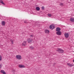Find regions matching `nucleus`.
<instances>
[{
	"mask_svg": "<svg viewBox=\"0 0 74 74\" xmlns=\"http://www.w3.org/2000/svg\"><path fill=\"white\" fill-rule=\"evenodd\" d=\"M42 9L43 10H44V6H42Z\"/></svg>",
	"mask_w": 74,
	"mask_h": 74,
	"instance_id": "obj_23",
	"label": "nucleus"
},
{
	"mask_svg": "<svg viewBox=\"0 0 74 74\" xmlns=\"http://www.w3.org/2000/svg\"><path fill=\"white\" fill-rule=\"evenodd\" d=\"M36 10H37V11H40V8L38 7H37L36 8Z\"/></svg>",
	"mask_w": 74,
	"mask_h": 74,
	"instance_id": "obj_16",
	"label": "nucleus"
},
{
	"mask_svg": "<svg viewBox=\"0 0 74 74\" xmlns=\"http://www.w3.org/2000/svg\"><path fill=\"white\" fill-rule=\"evenodd\" d=\"M47 15L49 17H51L52 16V14H47Z\"/></svg>",
	"mask_w": 74,
	"mask_h": 74,
	"instance_id": "obj_19",
	"label": "nucleus"
},
{
	"mask_svg": "<svg viewBox=\"0 0 74 74\" xmlns=\"http://www.w3.org/2000/svg\"><path fill=\"white\" fill-rule=\"evenodd\" d=\"M56 34L57 35H58V36H60L62 34V32L60 31H58L56 32Z\"/></svg>",
	"mask_w": 74,
	"mask_h": 74,
	"instance_id": "obj_5",
	"label": "nucleus"
},
{
	"mask_svg": "<svg viewBox=\"0 0 74 74\" xmlns=\"http://www.w3.org/2000/svg\"><path fill=\"white\" fill-rule=\"evenodd\" d=\"M70 20L72 22H74V18H71Z\"/></svg>",
	"mask_w": 74,
	"mask_h": 74,
	"instance_id": "obj_13",
	"label": "nucleus"
},
{
	"mask_svg": "<svg viewBox=\"0 0 74 74\" xmlns=\"http://www.w3.org/2000/svg\"><path fill=\"white\" fill-rule=\"evenodd\" d=\"M12 73H13V74H15V71L14 70H12Z\"/></svg>",
	"mask_w": 74,
	"mask_h": 74,
	"instance_id": "obj_20",
	"label": "nucleus"
},
{
	"mask_svg": "<svg viewBox=\"0 0 74 74\" xmlns=\"http://www.w3.org/2000/svg\"><path fill=\"white\" fill-rule=\"evenodd\" d=\"M29 49H30L32 50V49H34V47H29Z\"/></svg>",
	"mask_w": 74,
	"mask_h": 74,
	"instance_id": "obj_17",
	"label": "nucleus"
},
{
	"mask_svg": "<svg viewBox=\"0 0 74 74\" xmlns=\"http://www.w3.org/2000/svg\"><path fill=\"white\" fill-rule=\"evenodd\" d=\"M26 44V41H24L22 43V46H25Z\"/></svg>",
	"mask_w": 74,
	"mask_h": 74,
	"instance_id": "obj_9",
	"label": "nucleus"
},
{
	"mask_svg": "<svg viewBox=\"0 0 74 74\" xmlns=\"http://www.w3.org/2000/svg\"><path fill=\"white\" fill-rule=\"evenodd\" d=\"M0 73L3 74H7V73H6V72H5L4 70H1Z\"/></svg>",
	"mask_w": 74,
	"mask_h": 74,
	"instance_id": "obj_3",
	"label": "nucleus"
},
{
	"mask_svg": "<svg viewBox=\"0 0 74 74\" xmlns=\"http://www.w3.org/2000/svg\"><path fill=\"white\" fill-rule=\"evenodd\" d=\"M60 5H63V3H60Z\"/></svg>",
	"mask_w": 74,
	"mask_h": 74,
	"instance_id": "obj_24",
	"label": "nucleus"
},
{
	"mask_svg": "<svg viewBox=\"0 0 74 74\" xmlns=\"http://www.w3.org/2000/svg\"><path fill=\"white\" fill-rule=\"evenodd\" d=\"M56 30L57 32H59L60 31V28L59 27L57 28L56 29Z\"/></svg>",
	"mask_w": 74,
	"mask_h": 74,
	"instance_id": "obj_15",
	"label": "nucleus"
},
{
	"mask_svg": "<svg viewBox=\"0 0 74 74\" xmlns=\"http://www.w3.org/2000/svg\"><path fill=\"white\" fill-rule=\"evenodd\" d=\"M0 3L2 4H3V5H5V3H4V2H3V0H0Z\"/></svg>",
	"mask_w": 74,
	"mask_h": 74,
	"instance_id": "obj_11",
	"label": "nucleus"
},
{
	"mask_svg": "<svg viewBox=\"0 0 74 74\" xmlns=\"http://www.w3.org/2000/svg\"><path fill=\"white\" fill-rule=\"evenodd\" d=\"M64 35L66 38H68L69 36V34L68 33H65L64 34Z\"/></svg>",
	"mask_w": 74,
	"mask_h": 74,
	"instance_id": "obj_4",
	"label": "nucleus"
},
{
	"mask_svg": "<svg viewBox=\"0 0 74 74\" xmlns=\"http://www.w3.org/2000/svg\"><path fill=\"white\" fill-rule=\"evenodd\" d=\"M16 59H18V60H21V59H22L21 56L19 55H17L16 56Z\"/></svg>",
	"mask_w": 74,
	"mask_h": 74,
	"instance_id": "obj_1",
	"label": "nucleus"
},
{
	"mask_svg": "<svg viewBox=\"0 0 74 74\" xmlns=\"http://www.w3.org/2000/svg\"><path fill=\"white\" fill-rule=\"evenodd\" d=\"M58 50H57V51L58 52H60V53H63L64 52V51L62 49H60L58 48Z\"/></svg>",
	"mask_w": 74,
	"mask_h": 74,
	"instance_id": "obj_2",
	"label": "nucleus"
},
{
	"mask_svg": "<svg viewBox=\"0 0 74 74\" xmlns=\"http://www.w3.org/2000/svg\"><path fill=\"white\" fill-rule=\"evenodd\" d=\"M1 25L2 26H5V22L4 21H2L1 22Z\"/></svg>",
	"mask_w": 74,
	"mask_h": 74,
	"instance_id": "obj_10",
	"label": "nucleus"
},
{
	"mask_svg": "<svg viewBox=\"0 0 74 74\" xmlns=\"http://www.w3.org/2000/svg\"><path fill=\"white\" fill-rule=\"evenodd\" d=\"M24 23H27V22H26V21H25Z\"/></svg>",
	"mask_w": 74,
	"mask_h": 74,
	"instance_id": "obj_25",
	"label": "nucleus"
},
{
	"mask_svg": "<svg viewBox=\"0 0 74 74\" xmlns=\"http://www.w3.org/2000/svg\"><path fill=\"white\" fill-rule=\"evenodd\" d=\"M45 33H47L48 34V33H49V31L47 29L45 30Z\"/></svg>",
	"mask_w": 74,
	"mask_h": 74,
	"instance_id": "obj_14",
	"label": "nucleus"
},
{
	"mask_svg": "<svg viewBox=\"0 0 74 74\" xmlns=\"http://www.w3.org/2000/svg\"><path fill=\"white\" fill-rule=\"evenodd\" d=\"M73 62L74 63V59L73 60Z\"/></svg>",
	"mask_w": 74,
	"mask_h": 74,
	"instance_id": "obj_26",
	"label": "nucleus"
},
{
	"mask_svg": "<svg viewBox=\"0 0 74 74\" xmlns=\"http://www.w3.org/2000/svg\"><path fill=\"white\" fill-rule=\"evenodd\" d=\"M3 66V65L1 64H0V69H1V67Z\"/></svg>",
	"mask_w": 74,
	"mask_h": 74,
	"instance_id": "obj_21",
	"label": "nucleus"
},
{
	"mask_svg": "<svg viewBox=\"0 0 74 74\" xmlns=\"http://www.w3.org/2000/svg\"><path fill=\"white\" fill-rule=\"evenodd\" d=\"M2 60V57L1 56H0V61H1Z\"/></svg>",
	"mask_w": 74,
	"mask_h": 74,
	"instance_id": "obj_22",
	"label": "nucleus"
},
{
	"mask_svg": "<svg viewBox=\"0 0 74 74\" xmlns=\"http://www.w3.org/2000/svg\"><path fill=\"white\" fill-rule=\"evenodd\" d=\"M18 66L20 68H25V66L23 65H19Z\"/></svg>",
	"mask_w": 74,
	"mask_h": 74,
	"instance_id": "obj_8",
	"label": "nucleus"
},
{
	"mask_svg": "<svg viewBox=\"0 0 74 74\" xmlns=\"http://www.w3.org/2000/svg\"><path fill=\"white\" fill-rule=\"evenodd\" d=\"M10 41H11L12 42V44H14V42H13V41L11 39L10 40Z\"/></svg>",
	"mask_w": 74,
	"mask_h": 74,
	"instance_id": "obj_18",
	"label": "nucleus"
},
{
	"mask_svg": "<svg viewBox=\"0 0 74 74\" xmlns=\"http://www.w3.org/2000/svg\"><path fill=\"white\" fill-rule=\"evenodd\" d=\"M67 65L69 66V67H72V66H74V64H70L69 63H67Z\"/></svg>",
	"mask_w": 74,
	"mask_h": 74,
	"instance_id": "obj_12",
	"label": "nucleus"
},
{
	"mask_svg": "<svg viewBox=\"0 0 74 74\" xmlns=\"http://www.w3.org/2000/svg\"><path fill=\"white\" fill-rule=\"evenodd\" d=\"M31 37H33V35H31Z\"/></svg>",
	"mask_w": 74,
	"mask_h": 74,
	"instance_id": "obj_27",
	"label": "nucleus"
},
{
	"mask_svg": "<svg viewBox=\"0 0 74 74\" xmlns=\"http://www.w3.org/2000/svg\"><path fill=\"white\" fill-rule=\"evenodd\" d=\"M27 41L28 43H30L32 41V39L30 38H28L27 40Z\"/></svg>",
	"mask_w": 74,
	"mask_h": 74,
	"instance_id": "obj_6",
	"label": "nucleus"
},
{
	"mask_svg": "<svg viewBox=\"0 0 74 74\" xmlns=\"http://www.w3.org/2000/svg\"><path fill=\"white\" fill-rule=\"evenodd\" d=\"M55 28V27L54 26V25H51L50 26V28L51 29H53Z\"/></svg>",
	"mask_w": 74,
	"mask_h": 74,
	"instance_id": "obj_7",
	"label": "nucleus"
}]
</instances>
